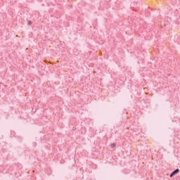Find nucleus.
I'll return each instance as SVG.
<instances>
[{
	"mask_svg": "<svg viewBox=\"0 0 180 180\" xmlns=\"http://www.w3.org/2000/svg\"><path fill=\"white\" fill-rule=\"evenodd\" d=\"M110 146H111L112 148H115V147H116V144L112 143V144L110 145Z\"/></svg>",
	"mask_w": 180,
	"mask_h": 180,
	"instance_id": "2",
	"label": "nucleus"
},
{
	"mask_svg": "<svg viewBox=\"0 0 180 180\" xmlns=\"http://www.w3.org/2000/svg\"><path fill=\"white\" fill-rule=\"evenodd\" d=\"M179 172V169H176L174 170L171 174H170V178H172L175 175V174H178Z\"/></svg>",
	"mask_w": 180,
	"mask_h": 180,
	"instance_id": "1",
	"label": "nucleus"
},
{
	"mask_svg": "<svg viewBox=\"0 0 180 180\" xmlns=\"http://www.w3.org/2000/svg\"><path fill=\"white\" fill-rule=\"evenodd\" d=\"M28 25H32V22H31V21H29V22H28Z\"/></svg>",
	"mask_w": 180,
	"mask_h": 180,
	"instance_id": "3",
	"label": "nucleus"
}]
</instances>
